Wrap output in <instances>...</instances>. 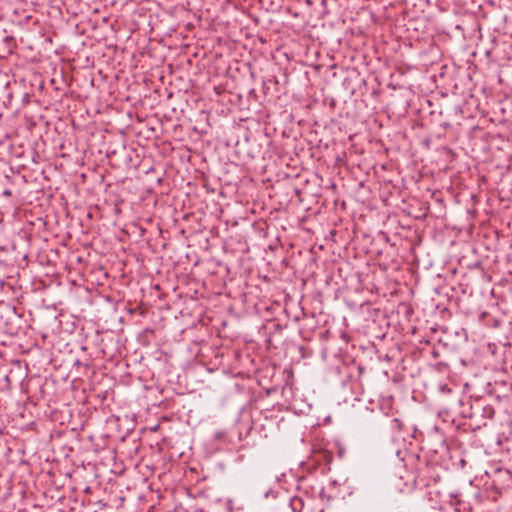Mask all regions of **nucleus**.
Segmentation results:
<instances>
[{
	"label": "nucleus",
	"instance_id": "obj_4",
	"mask_svg": "<svg viewBox=\"0 0 512 512\" xmlns=\"http://www.w3.org/2000/svg\"><path fill=\"white\" fill-rule=\"evenodd\" d=\"M11 195H12L11 190L6 189V190H4V191H3V196H5V197H10Z\"/></svg>",
	"mask_w": 512,
	"mask_h": 512
},
{
	"label": "nucleus",
	"instance_id": "obj_5",
	"mask_svg": "<svg viewBox=\"0 0 512 512\" xmlns=\"http://www.w3.org/2000/svg\"><path fill=\"white\" fill-rule=\"evenodd\" d=\"M392 423L397 426V427H400V421L398 419H393L392 420Z\"/></svg>",
	"mask_w": 512,
	"mask_h": 512
},
{
	"label": "nucleus",
	"instance_id": "obj_6",
	"mask_svg": "<svg viewBox=\"0 0 512 512\" xmlns=\"http://www.w3.org/2000/svg\"><path fill=\"white\" fill-rule=\"evenodd\" d=\"M319 512H326V511H325V510H321V511H319Z\"/></svg>",
	"mask_w": 512,
	"mask_h": 512
},
{
	"label": "nucleus",
	"instance_id": "obj_1",
	"mask_svg": "<svg viewBox=\"0 0 512 512\" xmlns=\"http://www.w3.org/2000/svg\"><path fill=\"white\" fill-rule=\"evenodd\" d=\"M290 507L293 512H302L305 507L304 500L299 496H294L290 499Z\"/></svg>",
	"mask_w": 512,
	"mask_h": 512
},
{
	"label": "nucleus",
	"instance_id": "obj_3",
	"mask_svg": "<svg viewBox=\"0 0 512 512\" xmlns=\"http://www.w3.org/2000/svg\"><path fill=\"white\" fill-rule=\"evenodd\" d=\"M471 409L473 410V412L469 416L470 418H473L477 412L476 410H479V405H476V407H472Z\"/></svg>",
	"mask_w": 512,
	"mask_h": 512
},
{
	"label": "nucleus",
	"instance_id": "obj_2",
	"mask_svg": "<svg viewBox=\"0 0 512 512\" xmlns=\"http://www.w3.org/2000/svg\"><path fill=\"white\" fill-rule=\"evenodd\" d=\"M482 410H483V413L486 415V417L488 419L493 418V416H494V409H493L492 406H490V405L484 406V407H482Z\"/></svg>",
	"mask_w": 512,
	"mask_h": 512
}]
</instances>
